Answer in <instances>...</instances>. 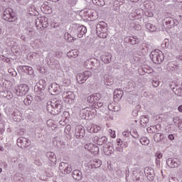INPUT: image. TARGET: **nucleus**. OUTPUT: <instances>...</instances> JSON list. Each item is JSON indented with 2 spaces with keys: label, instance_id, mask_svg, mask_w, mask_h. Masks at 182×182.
<instances>
[{
  "label": "nucleus",
  "instance_id": "f257e3e1",
  "mask_svg": "<svg viewBox=\"0 0 182 182\" xmlns=\"http://www.w3.org/2000/svg\"><path fill=\"white\" fill-rule=\"evenodd\" d=\"M63 107V103L62 100H53L50 104L47 105V112L50 113V114L56 115L59 114L62 112Z\"/></svg>",
  "mask_w": 182,
  "mask_h": 182
},
{
  "label": "nucleus",
  "instance_id": "f03ea898",
  "mask_svg": "<svg viewBox=\"0 0 182 182\" xmlns=\"http://www.w3.org/2000/svg\"><path fill=\"white\" fill-rule=\"evenodd\" d=\"M96 32L99 38H107V23L105 21H100L96 26Z\"/></svg>",
  "mask_w": 182,
  "mask_h": 182
},
{
  "label": "nucleus",
  "instance_id": "7ed1b4c3",
  "mask_svg": "<svg viewBox=\"0 0 182 182\" xmlns=\"http://www.w3.org/2000/svg\"><path fill=\"white\" fill-rule=\"evenodd\" d=\"M150 58L154 63L159 65L164 60V54L163 51L156 49L151 52Z\"/></svg>",
  "mask_w": 182,
  "mask_h": 182
},
{
  "label": "nucleus",
  "instance_id": "20e7f679",
  "mask_svg": "<svg viewBox=\"0 0 182 182\" xmlns=\"http://www.w3.org/2000/svg\"><path fill=\"white\" fill-rule=\"evenodd\" d=\"M2 18L8 22H15L18 19L16 14L11 8H7L4 10Z\"/></svg>",
  "mask_w": 182,
  "mask_h": 182
},
{
  "label": "nucleus",
  "instance_id": "39448f33",
  "mask_svg": "<svg viewBox=\"0 0 182 182\" xmlns=\"http://www.w3.org/2000/svg\"><path fill=\"white\" fill-rule=\"evenodd\" d=\"M96 114V109L93 107H86L80 111V116L82 119H87L90 116H95Z\"/></svg>",
  "mask_w": 182,
  "mask_h": 182
},
{
  "label": "nucleus",
  "instance_id": "423d86ee",
  "mask_svg": "<svg viewBox=\"0 0 182 182\" xmlns=\"http://www.w3.org/2000/svg\"><path fill=\"white\" fill-rule=\"evenodd\" d=\"M29 92V86L26 84H21L16 88V96L22 97L26 96Z\"/></svg>",
  "mask_w": 182,
  "mask_h": 182
},
{
  "label": "nucleus",
  "instance_id": "0eeeda50",
  "mask_svg": "<svg viewBox=\"0 0 182 182\" xmlns=\"http://www.w3.org/2000/svg\"><path fill=\"white\" fill-rule=\"evenodd\" d=\"M63 98L65 103L72 105L75 102V93L72 91H64L63 93Z\"/></svg>",
  "mask_w": 182,
  "mask_h": 182
},
{
  "label": "nucleus",
  "instance_id": "6e6552de",
  "mask_svg": "<svg viewBox=\"0 0 182 182\" xmlns=\"http://www.w3.org/2000/svg\"><path fill=\"white\" fill-rule=\"evenodd\" d=\"M89 75H90V72L89 71H85L77 74V82H78L80 84L85 83V82H86L87 80V77H89Z\"/></svg>",
  "mask_w": 182,
  "mask_h": 182
},
{
  "label": "nucleus",
  "instance_id": "1a4fd4ad",
  "mask_svg": "<svg viewBox=\"0 0 182 182\" xmlns=\"http://www.w3.org/2000/svg\"><path fill=\"white\" fill-rule=\"evenodd\" d=\"M85 149L92 153V154H97L99 153V146L97 145L92 144V143H88L85 145Z\"/></svg>",
  "mask_w": 182,
  "mask_h": 182
},
{
  "label": "nucleus",
  "instance_id": "9d476101",
  "mask_svg": "<svg viewBox=\"0 0 182 182\" xmlns=\"http://www.w3.org/2000/svg\"><path fill=\"white\" fill-rule=\"evenodd\" d=\"M59 168L61 171H64L66 174L72 173V166L68 163L61 162Z\"/></svg>",
  "mask_w": 182,
  "mask_h": 182
},
{
  "label": "nucleus",
  "instance_id": "9b49d317",
  "mask_svg": "<svg viewBox=\"0 0 182 182\" xmlns=\"http://www.w3.org/2000/svg\"><path fill=\"white\" fill-rule=\"evenodd\" d=\"M75 32L77 38H83V35H86L87 32V28L85 26H80L75 30Z\"/></svg>",
  "mask_w": 182,
  "mask_h": 182
},
{
  "label": "nucleus",
  "instance_id": "f8f14e48",
  "mask_svg": "<svg viewBox=\"0 0 182 182\" xmlns=\"http://www.w3.org/2000/svg\"><path fill=\"white\" fill-rule=\"evenodd\" d=\"M75 136L78 139H80V137H83V136H85V128H83L82 126H77L75 129Z\"/></svg>",
  "mask_w": 182,
  "mask_h": 182
},
{
  "label": "nucleus",
  "instance_id": "ddd939ff",
  "mask_svg": "<svg viewBox=\"0 0 182 182\" xmlns=\"http://www.w3.org/2000/svg\"><path fill=\"white\" fill-rule=\"evenodd\" d=\"M166 164L168 167H171V168H176V167H178V166H180V164H178L177 160L171 158L167 159Z\"/></svg>",
  "mask_w": 182,
  "mask_h": 182
},
{
  "label": "nucleus",
  "instance_id": "4468645a",
  "mask_svg": "<svg viewBox=\"0 0 182 182\" xmlns=\"http://www.w3.org/2000/svg\"><path fill=\"white\" fill-rule=\"evenodd\" d=\"M123 97V90L117 89L114 91V102H119L120 99Z\"/></svg>",
  "mask_w": 182,
  "mask_h": 182
},
{
  "label": "nucleus",
  "instance_id": "2eb2a0df",
  "mask_svg": "<svg viewBox=\"0 0 182 182\" xmlns=\"http://www.w3.org/2000/svg\"><path fill=\"white\" fill-rule=\"evenodd\" d=\"M95 143L98 146H102V144H106L107 143V138L106 136L97 137L96 136L94 139Z\"/></svg>",
  "mask_w": 182,
  "mask_h": 182
},
{
  "label": "nucleus",
  "instance_id": "dca6fc26",
  "mask_svg": "<svg viewBox=\"0 0 182 182\" xmlns=\"http://www.w3.org/2000/svg\"><path fill=\"white\" fill-rule=\"evenodd\" d=\"M90 166L91 168H99L102 166V161L100 159H94L90 161Z\"/></svg>",
  "mask_w": 182,
  "mask_h": 182
},
{
  "label": "nucleus",
  "instance_id": "f3484780",
  "mask_svg": "<svg viewBox=\"0 0 182 182\" xmlns=\"http://www.w3.org/2000/svg\"><path fill=\"white\" fill-rule=\"evenodd\" d=\"M60 86L56 82H53L50 85V87L49 88V90L51 92V93H55V95H58L59 93L60 90Z\"/></svg>",
  "mask_w": 182,
  "mask_h": 182
},
{
  "label": "nucleus",
  "instance_id": "a211bd4d",
  "mask_svg": "<svg viewBox=\"0 0 182 182\" xmlns=\"http://www.w3.org/2000/svg\"><path fill=\"white\" fill-rule=\"evenodd\" d=\"M90 133H99L102 130V127L99 125H92L87 128Z\"/></svg>",
  "mask_w": 182,
  "mask_h": 182
},
{
  "label": "nucleus",
  "instance_id": "6ab92c4d",
  "mask_svg": "<svg viewBox=\"0 0 182 182\" xmlns=\"http://www.w3.org/2000/svg\"><path fill=\"white\" fill-rule=\"evenodd\" d=\"M72 83V75L70 74H68L64 78L63 85V86H70V84Z\"/></svg>",
  "mask_w": 182,
  "mask_h": 182
},
{
  "label": "nucleus",
  "instance_id": "aec40b11",
  "mask_svg": "<svg viewBox=\"0 0 182 182\" xmlns=\"http://www.w3.org/2000/svg\"><path fill=\"white\" fill-rule=\"evenodd\" d=\"M165 23L166 28H168V29H170L171 28H173L176 23L174 22V19L173 18H167L166 19Z\"/></svg>",
  "mask_w": 182,
  "mask_h": 182
},
{
  "label": "nucleus",
  "instance_id": "412c9836",
  "mask_svg": "<svg viewBox=\"0 0 182 182\" xmlns=\"http://www.w3.org/2000/svg\"><path fill=\"white\" fill-rule=\"evenodd\" d=\"M72 176L74 180H82V172L80 170H74Z\"/></svg>",
  "mask_w": 182,
  "mask_h": 182
},
{
  "label": "nucleus",
  "instance_id": "4be33fe9",
  "mask_svg": "<svg viewBox=\"0 0 182 182\" xmlns=\"http://www.w3.org/2000/svg\"><path fill=\"white\" fill-rule=\"evenodd\" d=\"M103 151L107 156H110L113 153V147L107 145L103 148Z\"/></svg>",
  "mask_w": 182,
  "mask_h": 182
},
{
  "label": "nucleus",
  "instance_id": "5701e85b",
  "mask_svg": "<svg viewBox=\"0 0 182 182\" xmlns=\"http://www.w3.org/2000/svg\"><path fill=\"white\" fill-rule=\"evenodd\" d=\"M146 28L149 30V32H157V27L150 23L146 24Z\"/></svg>",
  "mask_w": 182,
  "mask_h": 182
},
{
  "label": "nucleus",
  "instance_id": "b1692460",
  "mask_svg": "<svg viewBox=\"0 0 182 182\" xmlns=\"http://www.w3.org/2000/svg\"><path fill=\"white\" fill-rule=\"evenodd\" d=\"M79 55V51L77 50H72L67 53L68 58H77Z\"/></svg>",
  "mask_w": 182,
  "mask_h": 182
},
{
  "label": "nucleus",
  "instance_id": "393cba45",
  "mask_svg": "<svg viewBox=\"0 0 182 182\" xmlns=\"http://www.w3.org/2000/svg\"><path fill=\"white\" fill-rule=\"evenodd\" d=\"M92 3L97 6H103L106 4V2H105V0H92Z\"/></svg>",
  "mask_w": 182,
  "mask_h": 182
},
{
  "label": "nucleus",
  "instance_id": "a878e982",
  "mask_svg": "<svg viewBox=\"0 0 182 182\" xmlns=\"http://www.w3.org/2000/svg\"><path fill=\"white\" fill-rule=\"evenodd\" d=\"M43 9L45 14H52V8L46 4L43 5Z\"/></svg>",
  "mask_w": 182,
  "mask_h": 182
},
{
  "label": "nucleus",
  "instance_id": "bb28decb",
  "mask_svg": "<svg viewBox=\"0 0 182 182\" xmlns=\"http://www.w3.org/2000/svg\"><path fill=\"white\" fill-rule=\"evenodd\" d=\"M140 143L143 146H147L150 143V140H149V139H147V137L144 136V137L141 138Z\"/></svg>",
  "mask_w": 182,
  "mask_h": 182
},
{
  "label": "nucleus",
  "instance_id": "cd10ccee",
  "mask_svg": "<svg viewBox=\"0 0 182 182\" xmlns=\"http://www.w3.org/2000/svg\"><path fill=\"white\" fill-rule=\"evenodd\" d=\"M32 103V96L27 95L26 98L24 100V105L26 106H29Z\"/></svg>",
  "mask_w": 182,
  "mask_h": 182
},
{
  "label": "nucleus",
  "instance_id": "c85d7f7f",
  "mask_svg": "<svg viewBox=\"0 0 182 182\" xmlns=\"http://www.w3.org/2000/svg\"><path fill=\"white\" fill-rule=\"evenodd\" d=\"M64 38L65 41H68V42H74L75 41V38L68 33L65 34Z\"/></svg>",
  "mask_w": 182,
  "mask_h": 182
},
{
  "label": "nucleus",
  "instance_id": "c756f323",
  "mask_svg": "<svg viewBox=\"0 0 182 182\" xmlns=\"http://www.w3.org/2000/svg\"><path fill=\"white\" fill-rule=\"evenodd\" d=\"M161 136H163V134H161V133H157L154 136V139L155 141H157V143H159V141H161Z\"/></svg>",
  "mask_w": 182,
  "mask_h": 182
},
{
  "label": "nucleus",
  "instance_id": "7c9ffc66",
  "mask_svg": "<svg viewBox=\"0 0 182 182\" xmlns=\"http://www.w3.org/2000/svg\"><path fill=\"white\" fill-rule=\"evenodd\" d=\"M87 69H92V60H87L84 63Z\"/></svg>",
  "mask_w": 182,
  "mask_h": 182
},
{
  "label": "nucleus",
  "instance_id": "2f4dec72",
  "mask_svg": "<svg viewBox=\"0 0 182 182\" xmlns=\"http://www.w3.org/2000/svg\"><path fill=\"white\" fill-rule=\"evenodd\" d=\"M129 42L131 45H136L137 43V37H129Z\"/></svg>",
  "mask_w": 182,
  "mask_h": 182
},
{
  "label": "nucleus",
  "instance_id": "473e14b6",
  "mask_svg": "<svg viewBox=\"0 0 182 182\" xmlns=\"http://www.w3.org/2000/svg\"><path fill=\"white\" fill-rule=\"evenodd\" d=\"M39 85H42L40 87L41 90H43L45 89V86H46V81L45 80H40L38 82Z\"/></svg>",
  "mask_w": 182,
  "mask_h": 182
},
{
  "label": "nucleus",
  "instance_id": "72a5a7b5",
  "mask_svg": "<svg viewBox=\"0 0 182 182\" xmlns=\"http://www.w3.org/2000/svg\"><path fill=\"white\" fill-rule=\"evenodd\" d=\"M105 82V85L107 86L113 85V79H112L110 77H107Z\"/></svg>",
  "mask_w": 182,
  "mask_h": 182
},
{
  "label": "nucleus",
  "instance_id": "f704fd0d",
  "mask_svg": "<svg viewBox=\"0 0 182 182\" xmlns=\"http://www.w3.org/2000/svg\"><path fill=\"white\" fill-rule=\"evenodd\" d=\"M102 62H104V63H110V58H109V56L107 55H104L102 58Z\"/></svg>",
  "mask_w": 182,
  "mask_h": 182
},
{
  "label": "nucleus",
  "instance_id": "c9c22d12",
  "mask_svg": "<svg viewBox=\"0 0 182 182\" xmlns=\"http://www.w3.org/2000/svg\"><path fill=\"white\" fill-rule=\"evenodd\" d=\"M93 95H94V100L95 102H99V100H100V99H102V95H100V93H95Z\"/></svg>",
  "mask_w": 182,
  "mask_h": 182
},
{
  "label": "nucleus",
  "instance_id": "e433bc0d",
  "mask_svg": "<svg viewBox=\"0 0 182 182\" xmlns=\"http://www.w3.org/2000/svg\"><path fill=\"white\" fill-rule=\"evenodd\" d=\"M93 106L95 107V109H99V107H102L103 106V102L97 101L94 102Z\"/></svg>",
  "mask_w": 182,
  "mask_h": 182
},
{
  "label": "nucleus",
  "instance_id": "4c0bfd02",
  "mask_svg": "<svg viewBox=\"0 0 182 182\" xmlns=\"http://www.w3.org/2000/svg\"><path fill=\"white\" fill-rule=\"evenodd\" d=\"M87 102H89V103H95L96 102V101H95L94 94L87 97Z\"/></svg>",
  "mask_w": 182,
  "mask_h": 182
},
{
  "label": "nucleus",
  "instance_id": "58836bf2",
  "mask_svg": "<svg viewBox=\"0 0 182 182\" xmlns=\"http://www.w3.org/2000/svg\"><path fill=\"white\" fill-rule=\"evenodd\" d=\"M162 48H168V39L166 38L161 44Z\"/></svg>",
  "mask_w": 182,
  "mask_h": 182
},
{
  "label": "nucleus",
  "instance_id": "ea45409f",
  "mask_svg": "<svg viewBox=\"0 0 182 182\" xmlns=\"http://www.w3.org/2000/svg\"><path fill=\"white\" fill-rule=\"evenodd\" d=\"M130 134L132 136V137H137V136H139V134H137L136 129H132L130 132Z\"/></svg>",
  "mask_w": 182,
  "mask_h": 182
},
{
  "label": "nucleus",
  "instance_id": "a19ab883",
  "mask_svg": "<svg viewBox=\"0 0 182 182\" xmlns=\"http://www.w3.org/2000/svg\"><path fill=\"white\" fill-rule=\"evenodd\" d=\"M51 158H49L52 163H56V156L53 153H50Z\"/></svg>",
  "mask_w": 182,
  "mask_h": 182
},
{
  "label": "nucleus",
  "instance_id": "79ce46f5",
  "mask_svg": "<svg viewBox=\"0 0 182 182\" xmlns=\"http://www.w3.org/2000/svg\"><path fill=\"white\" fill-rule=\"evenodd\" d=\"M110 136L112 139H116V132L113 131L112 129L109 130Z\"/></svg>",
  "mask_w": 182,
  "mask_h": 182
},
{
  "label": "nucleus",
  "instance_id": "37998d69",
  "mask_svg": "<svg viewBox=\"0 0 182 182\" xmlns=\"http://www.w3.org/2000/svg\"><path fill=\"white\" fill-rule=\"evenodd\" d=\"M159 85V80H156L152 81V85L154 86V87H157Z\"/></svg>",
  "mask_w": 182,
  "mask_h": 182
},
{
  "label": "nucleus",
  "instance_id": "c03bdc74",
  "mask_svg": "<svg viewBox=\"0 0 182 182\" xmlns=\"http://www.w3.org/2000/svg\"><path fill=\"white\" fill-rule=\"evenodd\" d=\"M122 135L124 137H129V136H130V132H129V131H124L122 132Z\"/></svg>",
  "mask_w": 182,
  "mask_h": 182
},
{
  "label": "nucleus",
  "instance_id": "a18cd8bd",
  "mask_svg": "<svg viewBox=\"0 0 182 182\" xmlns=\"http://www.w3.org/2000/svg\"><path fill=\"white\" fill-rule=\"evenodd\" d=\"M134 29H135V31H140V29H141V26L136 24L134 26Z\"/></svg>",
  "mask_w": 182,
  "mask_h": 182
},
{
  "label": "nucleus",
  "instance_id": "49530a36",
  "mask_svg": "<svg viewBox=\"0 0 182 182\" xmlns=\"http://www.w3.org/2000/svg\"><path fill=\"white\" fill-rule=\"evenodd\" d=\"M146 176L148 178H150L151 180H153L154 178V176L151 174H149V172H146Z\"/></svg>",
  "mask_w": 182,
  "mask_h": 182
},
{
  "label": "nucleus",
  "instance_id": "de8ad7c7",
  "mask_svg": "<svg viewBox=\"0 0 182 182\" xmlns=\"http://www.w3.org/2000/svg\"><path fill=\"white\" fill-rule=\"evenodd\" d=\"M26 70H29V75H32V73H33V69L32 68V67H26Z\"/></svg>",
  "mask_w": 182,
  "mask_h": 182
},
{
  "label": "nucleus",
  "instance_id": "09e8293b",
  "mask_svg": "<svg viewBox=\"0 0 182 182\" xmlns=\"http://www.w3.org/2000/svg\"><path fill=\"white\" fill-rule=\"evenodd\" d=\"M156 157L157 159H161V157H163V154H161V153H160V152H157V153L156 154Z\"/></svg>",
  "mask_w": 182,
  "mask_h": 182
},
{
  "label": "nucleus",
  "instance_id": "8fccbe9b",
  "mask_svg": "<svg viewBox=\"0 0 182 182\" xmlns=\"http://www.w3.org/2000/svg\"><path fill=\"white\" fill-rule=\"evenodd\" d=\"M7 93H9V95H7L6 97H8L9 99H12V92H8Z\"/></svg>",
  "mask_w": 182,
  "mask_h": 182
},
{
  "label": "nucleus",
  "instance_id": "3c124183",
  "mask_svg": "<svg viewBox=\"0 0 182 182\" xmlns=\"http://www.w3.org/2000/svg\"><path fill=\"white\" fill-rule=\"evenodd\" d=\"M168 139H169V140H173V139H174V135H173V134H169V135H168Z\"/></svg>",
  "mask_w": 182,
  "mask_h": 182
},
{
  "label": "nucleus",
  "instance_id": "603ef678",
  "mask_svg": "<svg viewBox=\"0 0 182 182\" xmlns=\"http://www.w3.org/2000/svg\"><path fill=\"white\" fill-rule=\"evenodd\" d=\"M42 23V26L43 28H46V26H48V22L45 21V23Z\"/></svg>",
  "mask_w": 182,
  "mask_h": 182
},
{
  "label": "nucleus",
  "instance_id": "864d4df0",
  "mask_svg": "<svg viewBox=\"0 0 182 182\" xmlns=\"http://www.w3.org/2000/svg\"><path fill=\"white\" fill-rule=\"evenodd\" d=\"M178 112H182V105L179 106L178 108Z\"/></svg>",
  "mask_w": 182,
  "mask_h": 182
},
{
  "label": "nucleus",
  "instance_id": "5fc2aeb1",
  "mask_svg": "<svg viewBox=\"0 0 182 182\" xmlns=\"http://www.w3.org/2000/svg\"><path fill=\"white\" fill-rule=\"evenodd\" d=\"M120 143H123V141H122V139H117L118 146H119V144H120Z\"/></svg>",
  "mask_w": 182,
  "mask_h": 182
},
{
  "label": "nucleus",
  "instance_id": "6e6d98bb",
  "mask_svg": "<svg viewBox=\"0 0 182 182\" xmlns=\"http://www.w3.org/2000/svg\"><path fill=\"white\" fill-rule=\"evenodd\" d=\"M0 151H4V147L0 146Z\"/></svg>",
  "mask_w": 182,
  "mask_h": 182
},
{
  "label": "nucleus",
  "instance_id": "4d7b16f0",
  "mask_svg": "<svg viewBox=\"0 0 182 182\" xmlns=\"http://www.w3.org/2000/svg\"><path fill=\"white\" fill-rule=\"evenodd\" d=\"M3 2H9L10 0H1Z\"/></svg>",
  "mask_w": 182,
  "mask_h": 182
},
{
  "label": "nucleus",
  "instance_id": "13d9d810",
  "mask_svg": "<svg viewBox=\"0 0 182 182\" xmlns=\"http://www.w3.org/2000/svg\"><path fill=\"white\" fill-rule=\"evenodd\" d=\"M132 2H137L139 0H131Z\"/></svg>",
  "mask_w": 182,
  "mask_h": 182
},
{
  "label": "nucleus",
  "instance_id": "bf43d9fd",
  "mask_svg": "<svg viewBox=\"0 0 182 182\" xmlns=\"http://www.w3.org/2000/svg\"><path fill=\"white\" fill-rule=\"evenodd\" d=\"M112 106V105H108V109H110V107Z\"/></svg>",
  "mask_w": 182,
  "mask_h": 182
},
{
  "label": "nucleus",
  "instance_id": "052dcab7",
  "mask_svg": "<svg viewBox=\"0 0 182 182\" xmlns=\"http://www.w3.org/2000/svg\"><path fill=\"white\" fill-rule=\"evenodd\" d=\"M0 173H2V168H0Z\"/></svg>",
  "mask_w": 182,
  "mask_h": 182
},
{
  "label": "nucleus",
  "instance_id": "680f3d73",
  "mask_svg": "<svg viewBox=\"0 0 182 182\" xmlns=\"http://www.w3.org/2000/svg\"><path fill=\"white\" fill-rule=\"evenodd\" d=\"M1 32H2V30L0 28V35H1Z\"/></svg>",
  "mask_w": 182,
  "mask_h": 182
},
{
  "label": "nucleus",
  "instance_id": "e2e57ef3",
  "mask_svg": "<svg viewBox=\"0 0 182 182\" xmlns=\"http://www.w3.org/2000/svg\"><path fill=\"white\" fill-rule=\"evenodd\" d=\"M52 1H54V2H56V1H58V0H52Z\"/></svg>",
  "mask_w": 182,
  "mask_h": 182
},
{
  "label": "nucleus",
  "instance_id": "0e129e2a",
  "mask_svg": "<svg viewBox=\"0 0 182 182\" xmlns=\"http://www.w3.org/2000/svg\"><path fill=\"white\" fill-rule=\"evenodd\" d=\"M179 18H182V16H179Z\"/></svg>",
  "mask_w": 182,
  "mask_h": 182
},
{
  "label": "nucleus",
  "instance_id": "69168bd1",
  "mask_svg": "<svg viewBox=\"0 0 182 182\" xmlns=\"http://www.w3.org/2000/svg\"><path fill=\"white\" fill-rule=\"evenodd\" d=\"M0 116H1V114H0Z\"/></svg>",
  "mask_w": 182,
  "mask_h": 182
}]
</instances>
